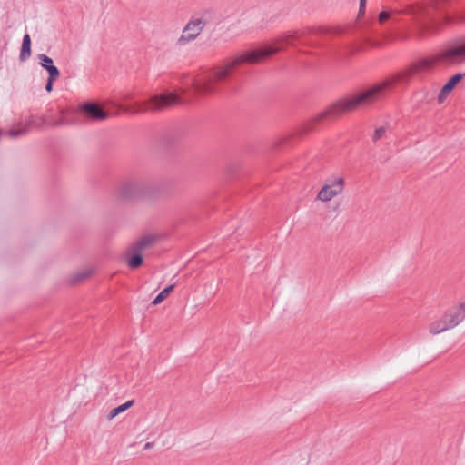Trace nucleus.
I'll return each instance as SVG.
<instances>
[{"label": "nucleus", "mask_w": 465, "mask_h": 465, "mask_svg": "<svg viewBox=\"0 0 465 465\" xmlns=\"http://www.w3.org/2000/svg\"><path fill=\"white\" fill-rule=\"evenodd\" d=\"M31 45H32L31 37H30L29 34H25L22 40V45H21V50H20V54H19V59L21 62H25L31 56V54H32Z\"/></svg>", "instance_id": "obj_13"}, {"label": "nucleus", "mask_w": 465, "mask_h": 465, "mask_svg": "<svg viewBox=\"0 0 465 465\" xmlns=\"http://www.w3.org/2000/svg\"><path fill=\"white\" fill-rule=\"evenodd\" d=\"M398 21H399L398 19L393 18V22H394V23H397Z\"/></svg>", "instance_id": "obj_28"}, {"label": "nucleus", "mask_w": 465, "mask_h": 465, "mask_svg": "<svg viewBox=\"0 0 465 465\" xmlns=\"http://www.w3.org/2000/svg\"><path fill=\"white\" fill-rule=\"evenodd\" d=\"M60 74H48L45 84L46 92L50 93L54 88V83L59 78Z\"/></svg>", "instance_id": "obj_19"}, {"label": "nucleus", "mask_w": 465, "mask_h": 465, "mask_svg": "<svg viewBox=\"0 0 465 465\" xmlns=\"http://www.w3.org/2000/svg\"><path fill=\"white\" fill-rule=\"evenodd\" d=\"M37 58L39 64L47 71L48 74H60L59 69L54 64V61L51 57L45 54H39Z\"/></svg>", "instance_id": "obj_12"}, {"label": "nucleus", "mask_w": 465, "mask_h": 465, "mask_svg": "<svg viewBox=\"0 0 465 465\" xmlns=\"http://www.w3.org/2000/svg\"><path fill=\"white\" fill-rule=\"evenodd\" d=\"M74 112L78 114V124L82 123V117L92 122H102L110 116L107 111L91 101L80 104Z\"/></svg>", "instance_id": "obj_10"}, {"label": "nucleus", "mask_w": 465, "mask_h": 465, "mask_svg": "<svg viewBox=\"0 0 465 465\" xmlns=\"http://www.w3.org/2000/svg\"><path fill=\"white\" fill-rule=\"evenodd\" d=\"M365 9L366 8H362L361 5L359 6V14L358 15L361 16V15H363L364 13H365Z\"/></svg>", "instance_id": "obj_26"}, {"label": "nucleus", "mask_w": 465, "mask_h": 465, "mask_svg": "<svg viewBox=\"0 0 465 465\" xmlns=\"http://www.w3.org/2000/svg\"><path fill=\"white\" fill-rule=\"evenodd\" d=\"M126 409H112V411L106 416L108 420H112L114 417H116L119 413L124 411Z\"/></svg>", "instance_id": "obj_22"}, {"label": "nucleus", "mask_w": 465, "mask_h": 465, "mask_svg": "<svg viewBox=\"0 0 465 465\" xmlns=\"http://www.w3.org/2000/svg\"><path fill=\"white\" fill-rule=\"evenodd\" d=\"M326 184L331 186L332 191H339V193H341L343 190L344 179L342 177H338L333 180H328Z\"/></svg>", "instance_id": "obj_18"}, {"label": "nucleus", "mask_w": 465, "mask_h": 465, "mask_svg": "<svg viewBox=\"0 0 465 465\" xmlns=\"http://www.w3.org/2000/svg\"><path fill=\"white\" fill-rule=\"evenodd\" d=\"M44 116H46V127L78 124V114L73 107L60 108L59 116H56L54 110L49 108Z\"/></svg>", "instance_id": "obj_9"}, {"label": "nucleus", "mask_w": 465, "mask_h": 465, "mask_svg": "<svg viewBox=\"0 0 465 465\" xmlns=\"http://www.w3.org/2000/svg\"><path fill=\"white\" fill-rule=\"evenodd\" d=\"M212 14L213 10L208 9L205 10L200 17L193 16L183 28V34L178 39V45H183L186 43L194 40L209 23Z\"/></svg>", "instance_id": "obj_8"}, {"label": "nucleus", "mask_w": 465, "mask_h": 465, "mask_svg": "<svg viewBox=\"0 0 465 465\" xmlns=\"http://www.w3.org/2000/svg\"><path fill=\"white\" fill-rule=\"evenodd\" d=\"M450 1L429 0L428 4L418 3L405 9L403 13L412 15L418 38L438 31L442 23L450 21L446 12V5Z\"/></svg>", "instance_id": "obj_3"}, {"label": "nucleus", "mask_w": 465, "mask_h": 465, "mask_svg": "<svg viewBox=\"0 0 465 465\" xmlns=\"http://www.w3.org/2000/svg\"><path fill=\"white\" fill-rule=\"evenodd\" d=\"M153 445H154V443H153V442H147V443L144 445L143 449H144V450H150V449H152V448L153 447Z\"/></svg>", "instance_id": "obj_25"}, {"label": "nucleus", "mask_w": 465, "mask_h": 465, "mask_svg": "<svg viewBox=\"0 0 465 465\" xmlns=\"http://www.w3.org/2000/svg\"><path fill=\"white\" fill-rule=\"evenodd\" d=\"M311 32V29L285 32L272 42L245 51L223 65L204 70L190 79L189 90L194 95L235 93L242 83L238 71L242 64H258L284 50L286 45H294L296 42L303 43L302 39Z\"/></svg>", "instance_id": "obj_1"}, {"label": "nucleus", "mask_w": 465, "mask_h": 465, "mask_svg": "<svg viewBox=\"0 0 465 465\" xmlns=\"http://www.w3.org/2000/svg\"><path fill=\"white\" fill-rule=\"evenodd\" d=\"M338 194L339 191H332L331 186L325 183L318 193L316 199L322 202H328Z\"/></svg>", "instance_id": "obj_14"}, {"label": "nucleus", "mask_w": 465, "mask_h": 465, "mask_svg": "<svg viewBox=\"0 0 465 465\" xmlns=\"http://www.w3.org/2000/svg\"><path fill=\"white\" fill-rule=\"evenodd\" d=\"M366 3L367 0H360V5H361L362 8H366Z\"/></svg>", "instance_id": "obj_27"}, {"label": "nucleus", "mask_w": 465, "mask_h": 465, "mask_svg": "<svg viewBox=\"0 0 465 465\" xmlns=\"http://www.w3.org/2000/svg\"><path fill=\"white\" fill-rule=\"evenodd\" d=\"M156 242V237L144 235L137 242L130 244L124 253L125 262L132 270L140 268L143 264L142 251Z\"/></svg>", "instance_id": "obj_7"}, {"label": "nucleus", "mask_w": 465, "mask_h": 465, "mask_svg": "<svg viewBox=\"0 0 465 465\" xmlns=\"http://www.w3.org/2000/svg\"><path fill=\"white\" fill-rule=\"evenodd\" d=\"M134 404V400L132 399V400H129L123 403L117 402L116 407H132Z\"/></svg>", "instance_id": "obj_24"}, {"label": "nucleus", "mask_w": 465, "mask_h": 465, "mask_svg": "<svg viewBox=\"0 0 465 465\" xmlns=\"http://www.w3.org/2000/svg\"><path fill=\"white\" fill-rule=\"evenodd\" d=\"M188 92L186 88H178L175 92L165 91L152 95L145 103H134L133 105H126L124 111L127 113H143L150 107L153 111H161L176 104H183L186 102L183 95Z\"/></svg>", "instance_id": "obj_4"}, {"label": "nucleus", "mask_w": 465, "mask_h": 465, "mask_svg": "<svg viewBox=\"0 0 465 465\" xmlns=\"http://www.w3.org/2000/svg\"><path fill=\"white\" fill-rule=\"evenodd\" d=\"M391 16V12L390 11H386V10H382L381 12H380L379 14V22L381 24H383L384 22H386L388 19H390Z\"/></svg>", "instance_id": "obj_21"}, {"label": "nucleus", "mask_w": 465, "mask_h": 465, "mask_svg": "<svg viewBox=\"0 0 465 465\" xmlns=\"http://www.w3.org/2000/svg\"><path fill=\"white\" fill-rule=\"evenodd\" d=\"M159 186L143 179H129L124 181L118 190V197L122 200H155L159 197Z\"/></svg>", "instance_id": "obj_5"}, {"label": "nucleus", "mask_w": 465, "mask_h": 465, "mask_svg": "<svg viewBox=\"0 0 465 465\" xmlns=\"http://www.w3.org/2000/svg\"><path fill=\"white\" fill-rule=\"evenodd\" d=\"M26 124L35 128L46 127V116L44 114L30 115L26 120Z\"/></svg>", "instance_id": "obj_15"}, {"label": "nucleus", "mask_w": 465, "mask_h": 465, "mask_svg": "<svg viewBox=\"0 0 465 465\" xmlns=\"http://www.w3.org/2000/svg\"><path fill=\"white\" fill-rule=\"evenodd\" d=\"M431 66L432 63L430 59H420L411 64L404 70L395 73L368 89L361 91L354 95L347 96L336 101L327 109L306 122L302 127V133H309L312 131L320 123L334 120L347 112L355 110L360 106L371 104L384 95L387 91L391 90L395 85L400 84H408L412 76L423 73Z\"/></svg>", "instance_id": "obj_2"}, {"label": "nucleus", "mask_w": 465, "mask_h": 465, "mask_svg": "<svg viewBox=\"0 0 465 465\" xmlns=\"http://www.w3.org/2000/svg\"><path fill=\"white\" fill-rule=\"evenodd\" d=\"M386 132V128L384 126H381L379 128H377L375 131H374V134H373V136H372V141L374 143H376L377 141H379L382 136L383 134H385Z\"/></svg>", "instance_id": "obj_20"}, {"label": "nucleus", "mask_w": 465, "mask_h": 465, "mask_svg": "<svg viewBox=\"0 0 465 465\" xmlns=\"http://www.w3.org/2000/svg\"><path fill=\"white\" fill-rule=\"evenodd\" d=\"M464 78L465 73H457L450 76L449 80L443 84L438 94V104H442L450 94V93L456 88L458 84L460 83Z\"/></svg>", "instance_id": "obj_11"}, {"label": "nucleus", "mask_w": 465, "mask_h": 465, "mask_svg": "<svg viewBox=\"0 0 465 465\" xmlns=\"http://www.w3.org/2000/svg\"><path fill=\"white\" fill-rule=\"evenodd\" d=\"M465 318V302L458 307L449 309L440 319L432 322L429 326L430 333L436 335L457 326Z\"/></svg>", "instance_id": "obj_6"}, {"label": "nucleus", "mask_w": 465, "mask_h": 465, "mask_svg": "<svg viewBox=\"0 0 465 465\" xmlns=\"http://www.w3.org/2000/svg\"><path fill=\"white\" fill-rule=\"evenodd\" d=\"M91 274L92 270H84L82 272H78L71 278V283L77 284L78 282L89 278Z\"/></svg>", "instance_id": "obj_17"}, {"label": "nucleus", "mask_w": 465, "mask_h": 465, "mask_svg": "<svg viewBox=\"0 0 465 465\" xmlns=\"http://www.w3.org/2000/svg\"><path fill=\"white\" fill-rule=\"evenodd\" d=\"M130 98H131V97H130V95H126V96L124 97V99H130Z\"/></svg>", "instance_id": "obj_29"}, {"label": "nucleus", "mask_w": 465, "mask_h": 465, "mask_svg": "<svg viewBox=\"0 0 465 465\" xmlns=\"http://www.w3.org/2000/svg\"><path fill=\"white\" fill-rule=\"evenodd\" d=\"M22 134H24V132L22 130H16V129H11L8 132V134L12 137H17V136L21 135Z\"/></svg>", "instance_id": "obj_23"}, {"label": "nucleus", "mask_w": 465, "mask_h": 465, "mask_svg": "<svg viewBox=\"0 0 465 465\" xmlns=\"http://www.w3.org/2000/svg\"><path fill=\"white\" fill-rule=\"evenodd\" d=\"M175 287V283L170 284L166 286L163 291H161L158 295L153 300L152 305L156 306L163 302L173 291Z\"/></svg>", "instance_id": "obj_16"}]
</instances>
